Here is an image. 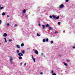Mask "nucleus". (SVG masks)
<instances>
[{
    "label": "nucleus",
    "instance_id": "25",
    "mask_svg": "<svg viewBox=\"0 0 75 75\" xmlns=\"http://www.w3.org/2000/svg\"><path fill=\"white\" fill-rule=\"evenodd\" d=\"M17 51V53H19V50H17V51Z\"/></svg>",
    "mask_w": 75,
    "mask_h": 75
},
{
    "label": "nucleus",
    "instance_id": "20",
    "mask_svg": "<svg viewBox=\"0 0 75 75\" xmlns=\"http://www.w3.org/2000/svg\"><path fill=\"white\" fill-rule=\"evenodd\" d=\"M37 36H38V37H40V34H39L37 33Z\"/></svg>",
    "mask_w": 75,
    "mask_h": 75
},
{
    "label": "nucleus",
    "instance_id": "34",
    "mask_svg": "<svg viewBox=\"0 0 75 75\" xmlns=\"http://www.w3.org/2000/svg\"><path fill=\"white\" fill-rule=\"evenodd\" d=\"M17 25L16 24L15 25L14 27H17Z\"/></svg>",
    "mask_w": 75,
    "mask_h": 75
},
{
    "label": "nucleus",
    "instance_id": "9",
    "mask_svg": "<svg viewBox=\"0 0 75 75\" xmlns=\"http://www.w3.org/2000/svg\"><path fill=\"white\" fill-rule=\"evenodd\" d=\"M24 43H22L21 44V47H23V46H24Z\"/></svg>",
    "mask_w": 75,
    "mask_h": 75
},
{
    "label": "nucleus",
    "instance_id": "31",
    "mask_svg": "<svg viewBox=\"0 0 75 75\" xmlns=\"http://www.w3.org/2000/svg\"><path fill=\"white\" fill-rule=\"evenodd\" d=\"M50 18H52V16H50Z\"/></svg>",
    "mask_w": 75,
    "mask_h": 75
},
{
    "label": "nucleus",
    "instance_id": "36",
    "mask_svg": "<svg viewBox=\"0 0 75 75\" xmlns=\"http://www.w3.org/2000/svg\"><path fill=\"white\" fill-rule=\"evenodd\" d=\"M27 65V64L26 63H25L24 64V66H25Z\"/></svg>",
    "mask_w": 75,
    "mask_h": 75
},
{
    "label": "nucleus",
    "instance_id": "33",
    "mask_svg": "<svg viewBox=\"0 0 75 75\" xmlns=\"http://www.w3.org/2000/svg\"><path fill=\"white\" fill-rule=\"evenodd\" d=\"M53 72H54V71L52 70V72H51V73L52 74H53Z\"/></svg>",
    "mask_w": 75,
    "mask_h": 75
},
{
    "label": "nucleus",
    "instance_id": "19",
    "mask_svg": "<svg viewBox=\"0 0 75 75\" xmlns=\"http://www.w3.org/2000/svg\"><path fill=\"white\" fill-rule=\"evenodd\" d=\"M2 16H4V15H5V13L4 12H3L2 13Z\"/></svg>",
    "mask_w": 75,
    "mask_h": 75
},
{
    "label": "nucleus",
    "instance_id": "35",
    "mask_svg": "<svg viewBox=\"0 0 75 75\" xmlns=\"http://www.w3.org/2000/svg\"><path fill=\"white\" fill-rule=\"evenodd\" d=\"M68 1H69V0H66V2H68Z\"/></svg>",
    "mask_w": 75,
    "mask_h": 75
},
{
    "label": "nucleus",
    "instance_id": "7",
    "mask_svg": "<svg viewBox=\"0 0 75 75\" xmlns=\"http://www.w3.org/2000/svg\"><path fill=\"white\" fill-rule=\"evenodd\" d=\"M25 11H26V10H25V9H24L23 11V13H25Z\"/></svg>",
    "mask_w": 75,
    "mask_h": 75
},
{
    "label": "nucleus",
    "instance_id": "4",
    "mask_svg": "<svg viewBox=\"0 0 75 75\" xmlns=\"http://www.w3.org/2000/svg\"><path fill=\"white\" fill-rule=\"evenodd\" d=\"M35 52L36 54H37V55H38V52L37 50H35Z\"/></svg>",
    "mask_w": 75,
    "mask_h": 75
},
{
    "label": "nucleus",
    "instance_id": "1",
    "mask_svg": "<svg viewBox=\"0 0 75 75\" xmlns=\"http://www.w3.org/2000/svg\"><path fill=\"white\" fill-rule=\"evenodd\" d=\"M18 55L20 56L19 57V59H23V58L21 57V56H23V54L21 53V52L19 53H18Z\"/></svg>",
    "mask_w": 75,
    "mask_h": 75
},
{
    "label": "nucleus",
    "instance_id": "16",
    "mask_svg": "<svg viewBox=\"0 0 75 75\" xmlns=\"http://www.w3.org/2000/svg\"><path fill=\"white\" fill-rule=\"evenodd\" d=\"M4 40H5L6 42H7V40L6 39V38H4Z\"/></svg>",
    "mask_w": 75,
    "mask_h": 75
},
{
    "label": "nucleus",
    "instance_id": "15",
    "mask_svg": "<svg viewBox=\"0 0 75 75\" xmlns=\"http://www.w3.org/2000/svg\"><path fill=\"white\" fill-rule=\"evenodd\" d=\"M43 42H45V39H43Z\"/></svg>",
    "mask_w": 75,
    "mask_h": 75
},
{
    "label": "nucleus",
    "instance_id": "44",
    "mask_svg": "<svg viewBox=\"0 0 75 75\" xmlns=\"http://www.w3.org/2000/svg\"><path fill=\"white\" fill-rule=\"evenodd\" d=\"M74 45H75V43L74 44Z\"/></svg>",
    "mask_w": 75,
    "mask_h": 75
},
{
    "label": "nucleus",
    "instance_id": "14",
    "mask_svg": "<svg viewBox=\"0 0 75 75\" xmlns=\"http://www.w3.org/2000/svg\"><path fill=\"white\" fill-rule=\"evenodd\" d=\"M64 64L65 65H66V66H67V65H68V64L65 62H64Z\"/></svg>",
    "mask_w": 75,
    "mask_h": 75
},
{
    "label": "nucleus",
    "instance_id": "6",
    "mask_svg": "<svg viewBox=\"0 0 75 75\" xmlns=\"http://www.w3.org/2000/svg\"><path fill=\"white\" fill-rule=\"evenodd\" d=\"M13 58L11 57V58L10 59V61H13Z\"/></svg>",
    "mask_w": 75,
    "mask_h": 75
},
{
    "label": "nucleus",
    "instance_id": "37",
    "mask_svg": "<svg viewBox=\"0 0 75 75\" xmlns=\"http://www.w3.org/2000/svg\"><path fill=\"white\" fill-rule=\"evenodd\" d=\"M57 32H54V33H55V34H57Z\"/></svg>",
    "mask_w": 75,
    "mask_h": 75
},
{
    "label": "nucleus",
    "instance_id": "23",
    "mask_svg": "<svg viewBox=\"0 0 75 75\" xmlns=\"http://www.w3.org/2000/svg\"><path fill=\"white\" fill-rule=\"evenodd\" d=\"M9 24L8 23H7V24H6L7 27H8V26H9Z\"/></svg>",
    "mask_w": 75,
    "mask_h": 75
},
{
    "label": "nucleus",
    "instance_id": "39",
    "mask_svg": "<svg viewBox=\"0 0 75 75\" xmlns=\"http://www.w3.org/2000/svg\"><path fill=\"white\" fill-rule=\"evenodd\" d=\"M7 17H9V16H8V15H7Z\"/></svg>",
    "mask_w": 75,
    "mask_h": 75
},
{
    "label": "nucleus",
    "instance_id": "2",
    "mask_svg": "<svg viewBox=\"0 0 75 75\" xmlns=\"http://www.w3.org/2000/svg\"><path fill=\"white\" fill-rule=\"evenodd\" d=\"M52 16L54 20H55V19H57V20L58 19H59V16H58L57 17H56L54 15H52Z\"/></svg>",
    "mask_w": 75,
    "mask_h": 75
},
{
    "label": "nucleus",
    "instance_id": "40",
    "mask_svg": "<svg viewBox=\"0 0 75 75\" xmlns=\"http://www.w3.org/2000/svg\"><path fill=\"white\" fill-rule=\"evenodd\" d=\"M1 5L0 4V8H1Z\"/></svg>",
    "mask_w": 75,
    "mask_h": 75
},
{
    "label": "nucleus",
    "instance_id": "17",
    "mask_svg": "<svg viewBox=\"0 0 75 75\" xmlns=\"http://www.w3.org/2000/svg\"><path fill=\"white\" fill-rule=\"evenodd\" d=\"M17 48H20V46L19 45H17Z\"/></svg>",
    "mask_w": 75,
    "mask_h": 75
},
{
    "label": "nucleus",
    "instance_id": "8",
    "mask_svg": "<svg viewBox=\"0 0 75 75\" xmlns=\"http://www.w3.org/2000/svg\"><path fill=\"white\" fill-rule=\"evenodd\" d=\"M34 62H35V58H33L32 59Z\"/></svg>",
    "mask_w": 75,
    "mask_h": 75
},
{
    "label": "nucleus",
    "instance_id": "5",
    "mask_svg": "<svg viewBox=\"0 0 75 75\" xmlns=\"http://www.w3.org/2000/svg\"><path fill=\"white\" fill-rule=\"evenodd\" d=\"M3 36L4 37H6L7 36V33H4V34L3 35Z\"/></svg>",
    "mask_w": 75,
    "mask_h": 75
},
{
    "label": "nucleus",
    "instance_id": "3",
    "mask_svg": "<svg viewBox=\"0 0 75 75\" xmlns=\"http://www.w3.org/2000/svg\"><path fill=\"white\" fill-rule=\"evenodd\" d=\"M62 7H64V5L63 4H61L59 6V8H62Z\"/></svg>",
    "mask_w": 75,
    "mask_h": 75
},
{
    "label": "nucleus",
    "instance_id": "24",
    "mask_svg": "<svg viewBox=\"0 0 75 75\" xmlns=\"http://www.w3.org/2000/svg\"><path fill=\"white\" fill-rule=\"evenodd\" d=\"M67 62H69L70 61V60H67Z\"/></svg>",
    "mask_w": 75,
    "mask_h": 75
},
{
    "label": "nucleus",
    "instance_id": "38",
    "mask_svg": "<svg viewBox=\"0 0 75 75\" xmlns=\"http://www.w3.org/2000/svg\"><path fill=\"white\" fill-rule=\"evenodd\" d=\"M20 64H21V65H23V63H20Z\"/></svg>",
    "mask_w": 75,
    "mask_h": 75
},
{
    "label": "nucleus",
    "instance_id": "13",
    "mask_svg": "<svg viewBox=\"0 0 75 75\" xmlns=\"http://www.w3.org/2000/svg\"><path fill=\"white\" fill-rule=\"evenodd\" d=\"M25 52V51L24 50H23L22 51V54H24Z\"/></svg>",
    "mask_w": 75,
    "mask_h": 75
},
{
    "label": "nucleus",
    "instance_id": "41",
    "mask_svg": "<svg viewBox=\"0 0 75 75\" xmlns=\"http://www.w3.org/2000/svg\"><path fill=\"white\" fill-rule=\"evenodd\" d=\"M41 54H42V55H43L44 54H43V53H41Z\"/></svg>",
    "mask_w": 75,
    "mask_h": 75
},
{
    "label": "nucleus",
    "instance_id": "11",
    "mask_svg": "<svg viewBox=\"0 0 75 75\" xmlns=\"http://www.w3.org/2000/svg\"><path fill=\"white\" fill-rule=\"evenodd\" d=\"M45 26L46 27H49V25L48 24H47Z\"/></svg>",
    "mask_w": 75,
    "mask_h": 75
},
{
    "label": "nucleus",
    "instance_id": "32",
    "mask_svg": "<svg viewBox=\"0 0 75 75\" xmlns=\"http://www.w3.org/2000/svg\"><path fill=\"white\" fill-rule=\"evenodd\" d=\"M32 59H33V58H34V56H33V55H32Z\"/></svg>",
    "mask_w": 75,
    "mask_h": 75
},
{
    "label": "nucleus",
    "instance_id": "27",
    "mask_svg": "<svg viewBox=\"0 0 75 75\" xmlns=\"http://www.w3.org/2000/svg\"><path fill=\"white\" fill-rule=\"evenodd\" d=\"M1 23H2L1 20H0V24H1Z\"/></svg>",
    "mask_w": 75,
    "mask_h": 75
},
{
    "label": "nucleus",
    "instance_id": "12",
    "mask_svg": "<svg viewBox=\"0 0 75 75\" xmlns=\"http://www.w3.org/2000/svg\"><path fill=\"white\" fill-rule=\"evenodd\" d=\"M49 29L50 30H52V28L51 27H49Z\"/></svg>",
    "mask_w": 75,
    "mask_h": 75
},
{
    "label": "nucleus",
    "instance_id": "18",
    "mask_svg": "<svg viewBox=\"0 0 75 75\" xmlns=\"http://www.w3.org/2000/svg\"><path fill=\"white\" fill-rule=\"evenodd\" d=\"M42 27H43V29L45 28V25H42Z\"/></svg>",
    "mask_w": 75,
    "mask_h": 75
},
{
    "label": "nucleus",
    "instance_id": "29",
    "mask_svg": "<svg viewBox=\"0 0 75 75\" xmlns=\"http://www.w3.org/2000/svg\"><path fill=\"white\" fill-rule=\"evenodd\" d=\"M10 63L11 64H13V63L12 62H11V61H10Z\"/></svg>",
    "mask_w": 75,
    "mask_h": 75
},
{
    "label": "nucleus",
    "instance_id": "28",
    "mask_svg": "<svg viewBox=\"0 0 75 75\" xmlns=\"http://www.w3.org/2000/svg\"><path fill=\"white\" fill-rule=\"evenodd\" d=\"M51 44H53L54 42H53V41H51Z\"/></svg>",
    "mask_w": 75,
    "mask_h": 75
},
{
    "label": "nucleus",
    "instance_id": "42",
    "mask_svg": "<svg viewBox=\"0 0 75 75\" xmlns=\"http://www.w3.org/2000/svg\"><path fill=\"white\" fill-rule=\"evenodd\" d=\"M40 74H42V73L41 72V73H40Z\"/></svg>",
    "mask_w": 75,
    "mask_h": 75
},
{
    "label": "nucleus",
    "instance_id": "30",
    "mask_svg": "<svg viewBox=\"0 0 75 75\" xmlns=\"http://www.w3.org/2000/svg\"><path fill=\"white\" fill-rule=\"evenodd\" d=\"M12 40H11V39H10L9 40V41H10V42H11V41H12Z\"/></svg>",
    "mask_w": 75,
    "mask_h": 75
},
{
    "label": "nucleus",
    "instance_id": "43",
    "mask_svg": "<svg viewBox=\"0 0 75 75\" xmlns=\"http://www.w3.org/2000/svg\"><path fill=\"white\" fill-rule=\"evenodd\" d=\"M39 25H40V23H39Z\"/></svg>",
    "mask_w": 75,
    "mask_h": 75
},
{
    "label": "nucleus",
    "instance_id": "26",
    "mask_svg": "<svg viewBox=\"0 0 75 75\" xmlns=\"http://www.w3.org/2000/svg\"><path fill=\"white\" fill-rule=\"evenodd\" d=\"M52 75H57V74L55 73H53L52 74Z\"/></svg>",
    "mask_w": 75,
    "mask_h": 75
},
{
    "label": "nucleus",
    "instance_id": "21",
    "mask_svg": "<svg viewBox=\"0 0 75 75\" xmlns=\"http://www.w3.org/2000/svg\"><path fill=\"white\" fill-rule=\"evenodd\" d=\"M46 41L47 42H48V38L46 39Z\"/></svg>",
    "mask_w": 75,
    "mask_h": 75
},
{
    "label": "nucleus",
    "instance_id": "22",
    "mask_svg": "<svg viewBox=\"0 0 75 75\" xmlns=\"http://www.w3.org/2000/svg\"><path fill=\"white\" fill-rule=\"evenodd\" d=\"M58 24L59 25H60V24H61V22H58Z\"/></svg>",
    "mask_w": 75,
    "mask_h": 75
},
{
    "label": "nucleus",
    "instance_id": "10",
    "mask_svg": "<svg viewBox=\"0 0 75 75\" xmlns=\"http://www.w3.org/2000/svg\"><path fill=\"white\" fill-rule=\"evenodd\" d=\"M3 9H4V7H1L0 8V10H3Z\"/></svg>",
    "mask_w": 75,
    "mask_h": 75
}]
</instances>
